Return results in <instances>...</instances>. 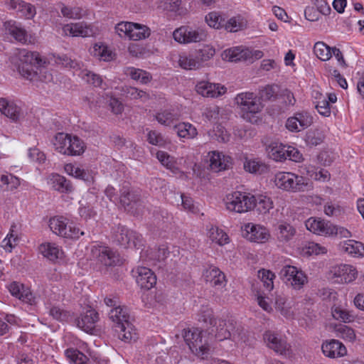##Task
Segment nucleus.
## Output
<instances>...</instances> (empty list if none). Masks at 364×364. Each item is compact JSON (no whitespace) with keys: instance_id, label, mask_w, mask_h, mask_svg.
Instances as JSON below:
<instances>
[{"instance_id":"obj_1","label":"nucleus","mask_w":364,"mask_h":364,"mask_svg":"<svg viewBox=\"0 0 364 364\" xmlns=\"http://www.w3.org/2000/svg\"><path fill=\"white\" fill-rule=\"evenodd\" d=\"M226 208L230 211L245 213L255 208L257 210L264 214L273 208L271 199L267 196H255L241 191H235L228 194L224 199Z\"/></svg>"},{"instance_id":"obj_2","label":"nucleus","mask_w":364,"mask_h":364,"mask_svg":"<svg viewBox=\"0 0 364 364\" xmlns=\"http://www.w3.org/2000/svg\"><path fill=\"white\" fill-rule=\"evenodd\" d=\"M109 318L113 322L112 328L119 339L125 343H131L138 338L136 329L129 321L130 316L126 307L117 306L111 309Z\"/></svg>"},{"instance_id":"obj_3","label":"nucleus","mask_w":364,"mask_h":364,"mask_svg":"<svg viewBox=\"0 0 364 364\" xmlns=\"http://www.w3.org/2000/svg\"><path fill=\"white\" fill-rule=\"evenodd\" d=\"M274 183L280 189L292 192L306 191L312 188L309 178L291 172L276 173Z\"/></svg>"},{"instance_id":"obj_4","label":"nucleus","mask_w":364,"mask_h":364,"mask_svg":"<svg viewBox=\"0 0 364 364\" xmlns=\"http://www.w3.org/2000/svg\"><path fill=\"white\" fill-rule=\"evenodd\" d=\"M19 64L18 66L20 74L28 80H33L38 74L39 68L46 63L39 53L27 50H22L18 53Z\"/></svg>"},{"instance_id":"obj_5","label":"nucleus","mask_w":364,"mask_h":364,"mask_svg":"<svg viewBox=\"0 0 364 364\" xmlns=\"http://www.w3.org/2000/svg\"><path fill=\"white\" fill-rule=\"evenodd\" d=\"M112 240L113 242L124 248L139 249L144 245L141 235L122 225H118L113 230Z\"/></svg>"},{"instance_id":"obj_6","label":"nucleus","mask_w":364,"mask_h":364,"mask_svg":"<svg viewBox=\"0 0 364 364\" xmlns=\"http://www.w3.org/2000/svg\"><path fill=\"white\" fill-rule=\"evenodd\" d=\"M183 336L192 353L202 358H208L210 348L208 344L203 341L202 331L197 328L184 329Z\"/></svg>"},{"instance_id":"obj_7","label":"nucleus","mask_w":364,"mask_h":364,"mask_svg":"<svg viewBox=\"0 0 364 364\" xmlns=\"http://www.w3.org/2000/svg\"><path fill=\"white\" fill-rule=\"evenodd\" d=\"M49 227L55 234L71 239H78L85 233L74 223H69V220L63 216H55L50 219Z\"/></svg>"},{"instance_id":"obj_8","label":"nucleus","mask_w":364,"mask_h":364,"mask_svg":"<svg viewBox=\"0 0 364 364\" xmlns=\"http://www.w3.org/2000/svg\"><path fill=\"white\" fill-rule=\"evenodd\" d=\"M173 36L174 40L178 43H191L205 41L207 34L205 30L200 28L181 26L173 31Z\"/></svg>"},{"instance_id":"obj_9","label":"nucleus","mask_w":364,"mask_h":364,"mask_svg":"<svg viewBox=\"0 0 364 364\" xmlns=\"http://www.w3.org/2000/svg\"><path fill=\"white\" fill-rule=\"evenodd\" d=\"M280 278L294 289H300L307 282L306 275L296 267L284 265L279 272Z\"/></svg>"},{"instance_id":"obj_10","label":"nucleus","mask_w":364,"mask_h":364,"mask_svg":"<svg viewBox=\"0 0 364 364\" xmlns=\"http://www.w3.org/2000/svg\"><path fill=\"white\" fill-rule=\"evenodd\" d=\"M235 100L240 109L246 113L247 116L244 115L245 118L249 117V114H257L262 110V103L252 92L238 94Z\"/></svg>"},{"instance_id":"obj_11","label":"nucleus","mask_w":364,"mask_h":364,"mask_svg":"<svg viewBox=\"0 0 364 364\" xmlns=\"http://www.w3.org/2000/svg\"><path fill=\"white\" fill-rule=\"evenodd\" d=\"M90 255L92 259L107 267L116 265L119 260L118 257L109 247L97 243L92 245Z\"/></svg>"},{"instance_id":"obj_12","label":"nucleus","mask_w":364,"mask_h":364,"mask_svg":"<svg viewBox=\"0 0 364 364\" xmlns=\"http://www.w3.org/2000/svg\"><path fill=\"white\" fill-rule=\"evenodd\" d=\"M119 202L126 210L131 211L141 205V195L128 184L124 185L120 189Z\"/></svg>"},{"instance_id":"obj_13","label":"nucleus","mask_w":364,"mask_h":364,"mask_svg":"<svg viewBox=\"0 0 364 364\" xmlns=\"http://www.w3.org/2000/svg\"><path fill=\"white\" fill-rule=\"evenodd\" d=\"M306 228L314 234L323 236H333L335 225L330 221L320 218H310L306 222Z\"/></svg>"},{"instance_id":"obj_14","label":"nucleus","mask_w":364,"mask_h":364,"mask_svg":"<svg viewBox=\"0 0 364 364\" xmlns=\"http://www.w3.org/2000/svg\"><path fill=\"white\" fill-rule=\"evenodd\" d=\"M313 123V117L306 112H297L294 116L288 118L286 127L291 132H300Z\"/></svg>"},{"instance_id":"obj_15","label":"nucleus","mask_w":364,"mask_h":364,"mask_svg":"<svg viewBox=\"0 0 364 364\" xmlns=\"http://www.w3.org/2000/svg\"><path fill=\"white\" fill-rule=\"evenodd\" d=\"M271 154L274 160L279 161L289 159L297 162L302 159V155L298 149L292 146H287L282 144L279 147H272Z\"/></svg>"},{"instance_id":"obj_16","label":"nucleus","mask_w":364,"mask_h":364,"mask_svg":"<svg viewBox=\"0 0 364 364\" xmlns=\"http://www.w3.org/2000/svg\"><path fill=\"white\" fill-rule=\"evenodd\" d=\"M132 272L137 284L141 289H150L156 283V277L149 268L138 267Z\"/></svg>"},{"instance_id":"obj_17","label":"nucleus","mask_w":364,"mask_h":364,"mask_svg":"<svg viewBox=\"0 0 364 364\" xmlns=\"http://www.w3.org/2000/svg\"><path fill=\"white\" fill-rule=\"evenodd\" d=\"M6 33L11 36L15 41L22 44L31 43V36L21 23L14 21H8L4 23Z\"/></svg>"},{"instance_id":"obj_18","label":"nucleus","mask_w":364,"mask_h":364,"mask_svg":"<svg viewBox=\"0 0 364 364\" xmlns=\"http://www.w3.org/2000/svg\"><path fill=\"white\" fill-rule=\"evenodd\" d=\"M245 237L250 241L264 243L269 238V233L267 228L259 225L248 223L245 225Z\"/></svg>"},{"instance_id":"obj_19","label":"nucleus","mask_w":364,"mask_h":364,"mask_svg":"<svg viewBox=\"0 0 364 364\" xmlns=\"http://www.w3.org/2000/svg\"><path fill=\"white\" fill-rule=\"evenodd\" d=\"M98 320V313L94 309H89L76 319V323L77 327L92 334L95 329V324Z\"/></svg>"},{"instance_id":"obj_20","label":"nucleus","mask_w":364,"mask_h":364,"mask_svg":"<svg viewBox=\"0 0 364 364\" xmlns=\"http://www.w3.org/2000/svg\"><path fill=\"white\" fill-rule=\"evenodd\" d=\"M264 340L268 347L273 349L276 353L285 355L287 354L289 346L287 341L279 337L277 334L271 331H267L264 334Z\"/></svg>"},{"instance_id":"obj_21","label":"nucleus","mask_w":364,"mask_h":364,"mask_svg":"<svg viewBox=\"0 0 364 364\" xmlns=\"http://www.w3.org/2000/svg\"><path fill=\"white\" fill-rule=\"evenodd\" d=\"M6 4L9 9L15 11L27 19L32 18L36 13L34 6L22 0H8Z\"/></svg>"},{"instance_id":"obj_22","label":"nucleus","mask_w":364,"mask_h":364,"mask_svg":"<svg viewBox=\"0 0 364 364\" xmlns=\"http://www.w3.org/2000/svg\"><path fill=\"white\" fill-rule=\"evenodd\" d=\"M196 89L198 94L207 97H217L224 94L226 91V88L223 86L207 81L198 82Z\"/></svg>"},{"instance_id":"obj_23","label":"nucleus","mask_w":364,"mask_h":364,"mask_svg":"<svg viewBox=\"0 0 364 364\" xmlns=\"http://www.w3.org/2000/svg\"><path fill=\"white\" fill-rule=\"evenodd\" d=\"M210 156V168L215 172L228 169L231 164V158L219 151H211Z\"/></svg>"},{"instance_id":"obj_24","label":"nucleus","mask_w":364,"mask_h":364,"mask_svg":"<svg viewBox=\"0 0 364 364\" xmlns=\"http://www.w3.org/2000/svg\"><path fill=\"white\" fill-rule=\"evenodd\" d=\"M321 349L326 356L331 358L342 357L347 353L345 346L339 341L334 339L323 343Z\"/></svg>"},{"instance_id":"obj_25","label":"nucleus","mask_w":364,"mask_h":364,"mask_svg":"<svg viewBox=\"0 0 364 364\" xmlns=\"http://www.w3.org/2000/svg\"><path fill=\"white\" fill-rule=\"evenodd\" d=\"M211 326L210 334L214 335L218 341H222L230 338L231 331L233 328L232 322H229L228 324L225 320L218 319L217 323H214Z\"/></svg>"},{"instance_id":"obj_26","label":"nucleus","mask_w":364,"mask_h":364,"mask_svg":"<svg viewBox=\"0 0 364 364\" xmlns=\"http://www.w3.org/2000/svg\"><path fill=\"white\" fill-rule=\"evenodd\" d=\"M332 273L335 277L340 278L342 283H350L355 279L357 271L355 268L349 264H340L334 267Z\"/></svg>"},{"instance_id":"obj_27","label":"nucleus","mask_w":364,"mask_h":364,"mask_svg":"<svg viewBox=\"0 0 364 364\" xmlns=\"http://www.w3.org/2000/svg\"><path fill=\"white\" fill-rule=\"evenodd\" d=\"M23 287L24 285L20 282H12L8 285V289L13 296H15L21 301L28 304H35L36 303V296L32 293L31 289H26V293H24L23 295L19 294V291L23 289Z\"/></svg>"},{"instance_id":"obj_28","label":"nucleus","mask_w":364,"mask_h":364,"mask_svg":"<svg viewBox=\"0 0 364 364\" xmlns=\"http://www.w3.org/2000/svg\"><path fill=\"white\" fill-rule=\"evenodd\" d=\"M225 59L231 62L247 60L252 58V52L248 48L235 47L225 50L223 54Z\"/></svg>"},{"instance_id":"obj_29","label":"nucleus","mask_w":364,"mask_h":364,"mask_svg":"<svg viewBox=\"0 0 364 364\" xmlns=\"http://www.w3.org/2000/svg\"><path fill=\"white\" fill-rule=\"evenodd\" d=\"M21 109L14 102L5 98H0V112L2 114L14 122L19 120L21 116Z\"/></svg>"},{"instance_id":"obj_30","label":"nucleus","mask_w":364,"mask_h":364,"mask_svg":"<svg viewBox=\"0 0 364 364\" xmlns=\"http://www.w3.org/2000/svg\"><path fill=\"white\" fill-rule=\"evenodd\" d=\"M207 282L215 287H224L226 284L225 276L218 267L210 266L203 274Z\"/></svg>"},{"instance_id":"obj_31","label":"nucleus","mask_w":364,"mask_h":364,"mask_svg":"<svg viewBox=\"0 0 364 364\" xmlns=\"http://www.w3.org/2000/svg\"><path fill=\"white\" fill-rule=\"evenodd\" d=\"M341 250L348 255L359 257L364 255V245L360 242L348 240L341 245Z\"/></svg>"},{"instance_id":"obj_32","label":"nucleus","mask_w":364,"mask_h":364,"mask_svg":"<svg viewBox=\"0 0 364 364\" xmlns=\"http://www.w3.org/2000/svg\"><path fill=\"white\" fill-rule=\"evenodd\" d=\"M65 36L85 37L90 35L88 28L82 23H70L63 27Z\"/></svg>"},{"instance_id":"obj_33","label":"nucleus","mask_w":364,"mask_h":364,"mask_svg":"<svg viewBox=\"0 0 364 364\" xmlns=\"http://www.w3.org/2000/svg\"><path fill=\"white\" fill-rule=\"evenodd\" d=\"M50 180L53 189L60 193H70L74 190L70 181L63 176L53 174Z\"/></svg>"},{"instance_id":"obj_34","label":"nucleus","mask_w":364,"mask_h":364,"mask_svg":"<svg viewBox=\"0 0 364 364\" xmlns=\"http://www.w3.org/2000/svg\"><path fill=\"white\" fill-rule=\"evenodd\" d=\"M296 229L287 223H282L277 228V237L280 242H289L295 235Z\"/></svg>"},{"instance_id":"obj_35","label":"nucleus","mask_w":364,"mask_h":364,"mask_svg":"<svg viewBox=\"0 0 364 364\" xmlns=\"http://www.w3.org/2000/svg\"><path fill=\"white\" fill-rule=\"evenodd\" d=\"M173 129L180 138L193 139L198 134L196 128L188 122L176 124Z\"/></svg>"},{"instance_id":"obj_36","label":"nucleus","mask_w":364,"mask_h":364,"mask_svg":"<svg viewBox=\"0 0 364 364\" xmlns=\"http://www.w3.org/2000/svg\"><path fill=\"white\" fill-rule=\"evenodd\" d=\"M68 156H80L84 153L85 145L84 141L77 136H70Z\"/></svg>"},{"instance_id":"obj_37","label":"nucleus","mask_w":364,"mask_h":364,"mask_svg":"<svg viewBox=\"0 0 364 364\" xmlns=\"http://www.w3.org/2000/svg\"><path fill=\"white\" fill-rule=\"evenodd\" d=\"M122 92L129 100H140L144 102L150 98L149 94L134 87L126 86L122 88Z\"/></svg>"},{"instance_id":"obj_38","label":"nucleus","mask_w":364,"mask_h":364,"mask_svg":"<svg viewBox=\"0 0 364 364\" xmlns=\"http://www.w3.org/2000/svg\"><path fill=\"white\" fill-rule=\"evenodd\" d=\"M178 63L186 70H198L202 68L194 52L188 55H181Z\"/></svg>"},{"instance_id":"obj_39","label":"nucleus","mask_w":364,"mask_h":364,"mask_svg":"<svg viewBox=\"0 0 364 364\" xmlns=\"http://www.w3.org/2000/svg\"><path fill=\"white\" fill-rule=\"evenodd\" d=\"M126 74L132 79L139 81L142 84H147L152 79V76L149 72L135 68H128Z\"/></svg>"},{"instance_id":"obj_40","label":"nucleus","mask_w":364,"mask_h":364,"mask_svg":"<svg viewBox=\"0 0 364 364\" xmlns=\"http://www.w3.org/2000/svg\"><path fill=\"white\" fill-rule=\"evenodd\" d=\"M198 61L202 67L205 65V62L210 60L215 54V50L210 45H203L202 48L196 49L194 51Z\"/></svg>"},{"instance_id":"obj_41","label":"nucleus","mask_w":364,"mask_h":364,"mask_svg":"<svg viewBox=\"0 0 364 364\" xmlns=\"http://www.w3.org/2000/svg\"><path fill=\"white\" fill-rule=\"evenodd\" d=\"M244 168L247 172L259 175L267 171V166L256 159H246L244 162Z\"/></svg>"},{"instance_id":"obj_42","label":"nucleus","mask_w":364,"mask_h":364,"mask_svg":"<svg viewBox=\"0 0 364 364\" xmlns=\"http://www.w3.org/2000/svg\"><path fill=\"white\" fill-rule=\"evenodd\" d=\"M155 119L164 126H171L178 119V115L173 110L164 109L156 113Z\"/></svg>"},{"instance_id":"obj_43","label":"nucleus","mask_w":364,"mask_h":364,"mask_svg":"<svg viewBox=\"0 0 364 364\" xmlns=\"http://www.w3.org/2000/svg\"><path fill=\"white\" fill-rule=\"evenodd\" d=\"M132 25L131 28L132 33H130V39L138 41L148 38L150 36V29L146 26L136 23H132Z\"/></svg>"},{"instance_id":"obj_44","label":"nucleus","mask_w":364,"mask_h":364,"mask_svg":"<svg viewBox=\"0 0 364 364\" xmlns=\"http://www.w3.org/2000/svg\"><path fill=\"white\" fill-rule=\"evenodd\" d=\"M70 135L64 133L56 134L53 141L55 150L63 154L68 155V145L70 143Z\"/></svg>"},{"instance_id":"obj_45","label":"nucleus","mask_w":364,"mask_h":364,"mask_svg":"<svg viewBox=\"0 0 364 364\" xmlns=\"http://www.w3.org/2000/svg\"><path fill=\"white\" fill-rule=\"evenodd\" d=\"M65 355L70 363L73 364H87V357L76 348L65 350Z\"/></svg>"},{"instance_id":"obj_46","label":"nucleus","mask_w":364,"mask_h":364,"mask_svg":"<svg viewBox=\"0 0 364 364\" xmlns=\"http://www.w3.org/2000/svg\"><path fill=\"white\" fill-rule=\"evenodd\" d=\"M314 53L318 58L323 61L331 58V48L323 42L318 41L314 46Z\"/></svg>"},{"instance_id":"obj_47","label":"nucleus","mask_w":364,"mask_h":364,"mask_svg":"<svg viewBox=\"0 0 364 364\" xmlns=\"http://www.w3.org/2000/svg\"><path fill=\"white\" fill-rule=\"evenodd\" d=\"M77 75L87 83L92 84L95 87H102L103 80L102 77L97 74L85 69L84 70H80V73H78Z\"/></svg>"},{"instance_id":"obj_48","label":"nucleus","mask_w":364,"mask_h":364,"mask_svg":"<svg viewBox=\"0 0 364 364\" xmlns=\"http://www.w3.org/2000/svg\"><path fill=\"white\" fill-rule=\"evenodd\" d=\"M40 250L43 255L51 261L59 257L60 249L58 246L53 243L43 244L40 247Z\"/></svg>"},{"instance_id":"obj_49","label":"nucleus","mask_w":364,"mask_h":364,"mask_svg":"<svg viewBox=\"0 0 364 364\" xmlns=\"http://www.w3.org/2000/svg\"><path fill=\"white\" fill-rule=\"evenodd\" d=\"M210 239L220 245L228 243L229 237L228 235L221 229L217 227H213L209 231Z\"/></svg>"},{"instance_id":"obj_50","label":"nucleus","mask_w":364,"mask_h":364,"mask_svg":"<svg viewBox=\"0 0 364 364\" xmlns=\"http://www.w3.org/2000/svg\"><path fill=\"white\" fill-rule=\"evenodd\" d=\"M245 23L241 16H234L230 18L228 21H224L223 27L230 32H237L244 28Z\"/></svg>"},{"instance_id":"obj_51","label":"nucleus","mask_w":364,"mask_h":364,"mask_svg":"<svg viewBox=\"0 0 364 364\" xmlns=\"http://www.w3.org/2000/svg\"><path fill=\"white\" fill-rule=\"evenodd\" d=\"M82 9L80 7H71L64 4H60V12L65 18L79 19L82 16Z\"/></svg>"},{"instance_id":"obj_52","label":"nucleus","mask_w":364,"mask_h":364,"mask_svg":"<svg viewBox=\"0 0 364 364\" xmlns=\"http://www.w3.org/2000/svg\"><path fill=\"white\" fill-rule=\"evenodd\" d=\"M279 88L276 85H267L259 91V97L263 100H274Z\"/></svg>"},{"instance_id":"obj_53","label":"nucleus","mask_w":364,"mask_h":364,"mask_svg":"<svg viewBox=\"0 0 364 364\" xmlns=\"http://www.w3.org/2000/svg\"><path fill=\"white\" fill-rule=\"evenodd\" d=\"M198 321H203L210 326L217 323V320L214 318L213 310L208 306H203L198 315Z\"/></svg>"},{"instance_id":"obj_54","label":"nucleus","mask_w":364,"mask_h":364,"mask_svg":"<svg viewBox=\"0 0 364 364\" xmlns=\"http://www.w3.org/2000/svg\"><path fill=\"white\" fill-rule=\"evenodd\" d=\"M93 55L103 61H110L112 60V53L103 45L95 44L93 48Z\"/></svg>"},{"instance_id":"obj_55","label":"nucleus","mask_w":364,"mask_h":364,"mask_svg":"<svg viewBox=\"0 0 364 364\" xmlns=\"http://www.w3.org/2000/svg\"><path fill=\"white\" fill-rule=\"evenodd\" d=\"M147 141L149 144L158 146H165L168 143L167 139L159 132L151 130L147 134Z\"/></svg>"},{"instance_id":"obj_56","label":"nucleus","mask_w":364,"mask_h":364,"mask_svg":"<svg viewBox=\"0 0 364 364\" xmlns=\"http://www.w3.org/2000/svg\"><path fill=\"white\" fill-rule=\"evenodd\" d=\"M259 277H261L263 285L267 290L270 291L273 289V279L275 278V275L272 272L266 269L259 270Z\"/></svg>"},{"instance_id":"obj_57","label":"nucleus","mask_w":364,"mask_h":364,"mask_svg":"<svg viewBox=\"0 0 364 364\" xmlns=\"http://www.w3.org/2000/svg\"><path fill=\"white\" fill-rule=\"evenodd\" d=\"M205 21L210 27L220 28L223 27L224 19L215 12H210L205 16Z\"/></svg>"},{"instance_id":"obj_58","label":"nucleus","mask_w":364,"mask_h":364,"mask_svg":"<svg viewBox=\"0 0 364 364\" xmlns=\"http://www.w3.org/2000/svg\"><path fill=\"white\" fill-rule=\"evenodd\" d=\"M132 22H120L115 26V32L120 37H129L130 38V33H132Z\"/></svg>"},{"instance_id":"obj_59","label":"nucleus","mask_w":364,"mask_h":364,"mask_svg":"<svg viewBox=\"0 0 364 364\" xmlns=\"http://www.w3.org/2000/svg\"><path fill=\"white\" fill-rule=\"evenodd\" d=\"M316 109L318 112L324 117H328L331 114V107L329 101H327L326 97H323L321 100H318L316 102Z\"/></svg>"},{"instance_id":"obj_60","label":"nucleus","mask_w":364,"mask_h":364,"mask_svg":"<svg viewBox=\"0 0 364 364\" xmlns=\"http://www.w3.org/2000/svg\"><path fill=\"white\" fill-rule=\"evenodd\" d=\"M220 108L216 105L205 109L203 116L210 122H215L219 119Z\"/></svg>"},{"instance_id":"obj_61","label":"nucleus","mask_w":364,"mask_h":364,"mask_svg":"<svg viewBox=\"0 0 364 364\" xmlns=\"http://www.w3.org/2000/svg\"><path fill=\"white\" fill-rule=\"evenodd\" d=\"M1 181L4 184H6L8 186V189L9 190L15 189L20 185L18 178L12 174L2 175L1 176Z\"/></svg>"},{"instance_id":"obj_62","label":"nucleus","mask_w":364,"mask_h":364,"mask_svg":"<svg viewBox=\"0 0 364 364\" xmlns=\"http://www.w3.org/2000/svg\"><path fill=\"white\" fill-rule=\"evenodd\" d=\"M50 315L55 319L64 321H66L69 317V312L60 309L58 306H53L50 309Z\"/></svg>"},{"instance_id":"obj_63","label":"nucleus","mask_w":364,"mask_h":364,"mask_svg":"<svg viewBox=\"0 0 364 364\" xmlns=\"http://www.w3.org/2000/svg\"><path fill=\"white\" fill-rule=\"evenodd\" d=\"M63 65L65 67H69L70 68H72L75 70V73L76 75L80 73V70H84L85 69H82V63L75 60H72L71 58H68V56H64L62 59Z\"/></svg>"},{"instance_id":"obj_64","label":"nucleus","mask_w":364,"mask_h":364,"mask_svg":"<svg viewBox=\"0 0 364 364\" xmlns=\"http://www.w3.org/2000/svg\"><path fill=\"white\" fill-rule=\"evenodd\" d=\"M323 136L318 132H311L306 135V142L312 146H316L323 142Z\"/></svg>"}]
</instances>
